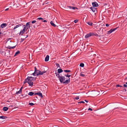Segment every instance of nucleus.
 Listing matches in <instances>:
<instances>
[{
    "label": "nucleus",
    "mask_w": 127,
    "mask_h": 127,
    "mask_svg": "<svg viewBox=\"0 0 127 127\" xmlns=\"http://www.w3.org/2000/svg\"><path fill=\"white\" fill-rule=\"evenodd\" d=\"M36 78H34L31 76L28 77L24 81V83H28L29 86H32L33 85V82H32V80H35Z\"/></svg>",
    "instance_id": "1"
},
{
    "label": "nucleus",
    "mask_w": 127,
    "mask_h": 127,
    "mask_svg": "<svg viewBox=\"0 0 127 127\" xmlns=\"http://www.w3.org/2000/svg\"><path fill=\"white\" fill-rule=\"evenodd\" d=\"M34 72L32 74V75L34 76L38 75H42L45 72V71H43L41 72L40 71L37 70L36 68L35 67H34Z\"/></svg>",
    "instance_id": "2"
},
{
    "label": "nucleus",
    "mask_w": 127,
    "mask_h": 127,
    "mask_svg": "<svg viewBox=\"0 0 127 127\" xmlns=\"http://www.w3.org/2000/svg\"><path fill=\"white\" fill-rule=\"evenodd\" d=\"M59 80L61 83H63L64 81L65 80V78L64 76H61L59 77Z\"/></svg>",
    "instance_id": "3"
},
{
    "label": "nucleus",
    "mask_w": 127,
    "mask_h": 127,
    "mask_svg": "<svg viewBox=\"0 0 127 127\" xmlns=\"http://www.w3.org/2000/svg\"><path fill=\"white\" fill-rule=\"evenodd\" d=\"M9 50H6L4 52V55L8 57V55L9 54Z\"/></svg>",
    "instance_id": "4"
},
{
    "label": "nucleus",
    "mask_w": 127,
    "mask_h": 127,
    "mask_svg": "<svg viewBox=\"0 0 127 127\" xmlns=\"http://www.w3.org/2000/svg\"><path fill=\"white\" fill-rule=\"evenodd\" d=\"M22 26V24H18L16 25L15 26L13 29V30H14L16 28H18V27H21Z\"/></svg>",
    "instance_id": "5"
},
{
    "label": "nucleus",
    "mask_w": 127,
    "mask_h": 127,
    "mask_svg": "<svg viewBox=\"0 0 127 127\" xmlns=\"http://www.w3.org/2000/svg\"><path fill=\"white\" fill-rule=\"evenodd\" d=\"M117 29V28H116L113 29H111L108 32V33L109 34H110L111 33L113 32L114 31L116 30Z\"/></svg>",
    "instance_id": "6"
},
{
    "label": "nucleus",
    "mask_w": 127,
    "mask_h": 127,
    "mask_svg": "<svg viewBox=\"0 0 127 127\" xmlns=\"http://www.w3.org/2000/svg\"><path fill=\"white\" fill-rule=\"evenodd\" d=\"M92 5L94 7H97L98 6V4L96 2H95L92 3Z\"/></svg>",
    "instance_id": "7"
},
{
    "label": "nucleus",
    "mask_w": 127,
    "mask_h": 127,
    "mask_svg": "<svg viewBox=\"0 0 127 127\" xmlns=\"http://www.w3.org/2000/svg\"><path fill=\"white\" fill-rule=\"evenodd\" d=\"M35 95H38L39 96L41 97H43V96L42 95V93H36L34 94Z\"/></svg>",
    "instance_id": "8"
},
{
    "label": "nucleus",
    "mask_w": 127,
    "mask_h": 127,
    "mask_svg": "<svg viewBox=\"0 0 127 127\" xmlns=\"http://www.w3.org/2000/svg\"><path fill=\"white\" fill-rule=\"evenodd\" d=\"M7 26V24L6 23H3L1 25V28H3Z\"/></svg>",
    "instance_id": "9"
},
{
    "label": "nucleus",
    "mask_w": 127,
    "mask_h": 127,
    "mask_svg": "<svg viewBox=\"0 0 127 127\" xmlns=\"http://www.w3.org/2000/svg\"><path fill=\"white\" fill-rule=\"evenodd\" d=\"M70 82V78H69L68 79L66 80L63 83L67 84Z\"/></svg>",
    "instance_id": "10"
},
{
    "label": "nucleus",
    "mask_w": 127,
    "mask_h": 127,
    "mask_svg": "<svg viewBox=\"0 0 127 127\" xmlns=\"http://www.w3.org/2000/svg\"><path fill=\"white\" fill-rule=\"evenodd\" d=\"M90 9L94 12H95L96 10V8L93 7H91Z\"/></svg>",
    "instance_id": "11"
},
{
    "label": "nucleus",
    "mask_w": 127,
    "mask_h": 127,
    "mask_svg": "<svg viewBox=\"0 0 127 127\" xmlns=\"http://www.w3.org/2000/svg\"><path fill=\"white\" fill-rule=\"evenodd\" d=\"M25 31H24L22 30H21L20 32L19 33V35H23V34L25 32Z\"/></svg>",
    "instance_id": "12"
},
{
    "label": "nucleus",
    "mask_w": 127,
    "mask_h": 127,
    "mask_svg": "<svg viewBox=\"0 0 127 127\" xmlns=\"http://www.w3.org/2000/svg\"><path fill=\"white\" fill-rule=\"evenodd\" d=\"M31 22H27L26 24V27H29V28H30V26L31 24Z\"/></svg>",
    "instance_id": "13"
},
{
    "label": "nucleus",
    "mask_w": 127,
    "mask_h": 127,
    "mask_svg": "<svg viewBox=\"0 0 127 127\" xmlns=\"http://www.w3.org/2000/svg\"><path fill=\"white\" fill-rule=\"evenodd\" d=\"M49 58V56L47 55L45 58V61L47 62L48 61Z\"/></svg>",
    "instance_id": "14"
},
{
    "label": "nucleus",
    "mask_w": 127,
    "mask_h": 127,
    "mask_svg": "<svg viewBox=\"0 0 127 127\" xmlns=\"http://www.w3.org/2000/svg\"><path fill=\"white\" fill-rule=\"evenodd\" d=\"M22 28L23 27V29L22 30H23L25 32V30H26V26L25 25H23L22 24Z\"/></svg>",
    "instance_id": "15"
},
{
    "label": "nucleus",
    "mask_w": 127,
    "mask_h": 127,
    "mask_svg": "<svg viewBox=\"0 0 127 127\" xmlns=\"http://www.w3.org/2000/svg\"><path fill=\"white\" fill-rule=\"evenodd\" d=\"M8 109V108L7 107H4L3 108V110L4 111H6Z\"/></svg>",
    "instance_id": "16"
},
{
    "label": "nucleus",
    "mask_w": 127,
    "mask_h": 127,
    "mask_svg": "<svg viewBox=\"0 0 127 127\" xmlns=\"http://www.w3.org/2000/svg\"><path fill=\"white\" fill-rule=\"evenodd\" d=\"M67 7L70 8V9H75L77 8L76 7H73L70 6H67Z\"/></svg>",
    "instance_id": "17"
},
{
    "label": "nucleus",
    "mask_w": 127,
    "mask_h": 127,
    "mask_svg": "<svg viewBox=\"0 0 127 127\" xmlns=\"http://www.w3.org/2000/svg\"><path fill=\"white\" fill-rule=\"evenodd\" d=\"M91 36V34L90 33H88L86 35L85 37L86 38H88Z\"/></svg>",
    "instance_id": "18"
},
{
    "label": "nucleus",
    "mask_w": 127,
    "mask_h": 127,
    "mask_svg": "<svg viewBox=\"0 0 127 127\" xmlns=\"http://www.w3.org/2000/svg\"><path fill=\"white\" fill-rule=\"evenodd\" d=\"M58 73H59L62 72L63 71V70L61 69H58Z\"/></svg>",
    "instance_id": "19"
},
{
    "label": "nucleus",
    "mask_w": 127,
    "mask_h": 127,
    "mask_svg": "<svg viewBox=\"0 0 127 127\" xmlns=\"http://www.w3.org/2000/svg\"><path fill=\"white\" fill-rule=\"evenodd\" d=\"M7 118V117H6L3 116H0V119H6Z\"/></svg>",
    "instance_id": "20"
},
{
    "label": "nucleus",
    "mask_w": 127,
    "mask_h": 127,
    "mask_svg": "<svg viewBox=\"0 0 127 127\" xmlns=\"http://www.w3.org/2000/svg\"><path fill=\"white\" fill-rule=\"evenodd\" d=\"M90 33L91 34V36L92 35H95L96 36H97L98 35V34L95 33Z\"/></svg>",
    "instance_id": "21"
},
{
    "label": "nucleus",
    "mask_w": 127,
    "mask_h": 127,
    "mask_svg": "<svg viewBox=\"0 0 127 127\" xmlns=\"http://www.w3.org/2000/svg\"><path fill=\"white\" fill-rule=\"evenodd\" d=\"M50 24L51 25L54 27H56V25L54 24L53 23V22L52 21H51L50 22Z\"/></svg>",
    "instance_id": "22"
},
{
    "label": "nucleus",
    "mask_w": 127,
    "mask_h": 127,
    "mask_svg": "<svg viewBox=\"0 0 127 127\" xmlns=\"http://www.w3.org/2000/svg\"><path fill=\"white\" fill-rule=\"evenodd\" d=\"M20 52L19 51H17L16 52V53L14 55V56H16L18 54H20Z\"/></svg>",
    "instance_id": "23"
},
{
    "label": "nucleus",
    "mask_w": 127,
    "mask_h": 127,
    "mask_svg": "<svg viewBox=\"0 0 127 127\" xmlns=\"http://www.w3.org/2000/svg\"><path fill=\"white\" fill-rule=\"evenodd\" d=\"M33 94H34V93H33L32 92H30L28 94V95L30 96L32 95Z\"/></svg>",
    "instance_id": "24"
},
{
    "label": "nucleus",
    "mask_w": 127,
    "mask_h": 127,
    "mask_svg": "<svg viewBox=\"0 0 127 127\" xmlns=\"http://www.w3.org/2000/svg\"><path fill=\"white\" fill-rule=\"evenodd\" d=\"M87 23L90 26H92L93 24V23L92 22H88Z\"/></svg>",
    "instance_id": "25"
},
{
    "label": "nucleus",
    "mask_w": 127,
    "mask_h": 127,
    "mask_svg": "<svg viewBox=\"0 0 127 127\" xmlns=\"http://www.w3.org/2000/svg\"><path fill=\"white\" fill-rule=\"evenodd\" d=\"M80 66L82 67H83L84 66V64L83 63H81Z\"/></svg>",
    "instance_id": "26"
},
{
    "label": "nucleus",
    "mask_w": 127,
    "mask_h": 127,
    "mask_svg": "<svg viewBox=\"0 0 127 127\" xmlns=\"http://www.w3.org/2000/svg\"><path fill=\"white\" fill-rule=\"evenodd\" d=\"M64 71L66 72H71L70 70H64Z\"/></svg>",
    "instance_id": "27"
},
{
    "label": "nucleus",
    "mask_w": 127,
    "mask_h": 127,
    "mask_svg": "<svg viewBox=\"0 0 127 127\" xmlns=\"http://www.w3.org/2000/svg\"><path fill=\"white\" fill-rule=\"evenodd\" d=\"M56 76H57L59 78V77H60L61 76H60L59 75V74L58 73H56Z\"/></svg>",
    "instance_id": "28"
},
{
    "label": "nucleus",
    "mask_w": 127,
    "mask_h": 127,
    "mask_svg": "<svg viewBox=\"0 0 127 127\" xmlns=\"http://www.w3.org/2000/svg\"><path fill=\"white\" fill-rule=\"evenodd\" d=\"M80 75L81 76H82L83 77H84L85 76L84 74H83V73H81L80 74Z\"/></svg>",
    "instance_id": "29"
},
{
    "label": "nucleus",
    "mask_w": 127,
    "mask_h": 127,
    "mask_svg": "<svg viewBox=\"0 0 127 127\" xmlns=\"http://www.w3.org/2000/svg\"><path fill=\"white\" fill-rule=\"evenodd\" d=\"M37 20H43V19L42 18H41V17H39V18H38Z\"/></svg>",
    "instance_id": "30"
},
{
    "label": "nucleus",
    "mask_w": 127,
    "mask_h": 127,
    "mask_svg": "<svg viewBox=\"0 0 127 127\" xmlns=\"http://www.w3.org/2000/svg\"><path fill=\"white\" fill-rule=\"evenodd\" d=\"M21 92L20 91V90H19V91H17L16 92V94H20L21 93Z\"/></svg>",
    "instance_id": "31"
},
{
    "label": "nucleus",
    "mask_w": 127,
    "mask_h": 127,
    "mask_svg": "<svg viewBox=\"0 0 127 127\" xmlns=\"http://www.w3.org/2000/svg\"><path fill=\"white\" fill-rule=\"evenodd\" d=\"M36 22L35 20H33L31 22L32 24H33L35 23Z\"/></svg>",
    "instance_id": "32"
},
{
    "label": "nucleus",
    "mask_w": 127,
    "mask_h": 127,
    "mask_svg": "<svg viewBox=\"0 0 127 127\" xmlns=\"http://www.w3.org/2000/svg\"><path fill=\"white\" fill-rule=\"evenodd\" d=\"M0 53L2 54V55H4V52L2 50H1L0 51Z\"/></svg>",
    "instance_id": "33"
},
{
    "label": "nucleus",
    "mask_w": 127,
    "mask_h": 127,
    "mask_svg": "<svg viewBox=\"0 0 127 127\" xmlns=\"http://www.w3.org/2000/svg\"><path fill=\"white\" fill-rule=\"evenodd\" d=\"M29 105H31V106H32L34 105V104L32 103H29Z\"/></svg>",
    "instance_id": "34"
},
{
    "label": "nucleus",
    "mask_w": 127,
    "mask_h": 127,
    "mask_svg": "<svg viewBox=\"0 0 127 127\" xmlns=\"http://www.w3.org/2000/svg\"><path fill=\"white\" fill-rule=\"evenodd\" d=\"M15 46H13V47H10V46H9L8 47V48L9 49H11V48L13 49V48H15Z\"/></svg>",
    "instance_id": "35"
},
{
    "label": "nucleus",
    "mask_w": 127,
    "mask_h": 127,
    "mask_svg": "<svg viewBox=\"0 0 127 127\" xmlns=\"http://www.w3.org/2000/svg\"><path fill=\"white\" fill-rule=\"evenodd\" d=\"M78 21V20H76L74 21V23H77Z\"/></svg>",
    "instance_id": "36"
},
{
    "label": "nucleus",
    "mask_w": 127,
    "mask_h": 127,
    "mask_svg": "<svg viewBox=\"0 0 127 127\" xmlns=\"http://www.w3.org/2000/svg\"><path fill=\"white\" fill-rule=\"evenodd\" d=\"M75 99L76 100H78L79 99V97L77 96L75 98Z\"/></svg>",
    "instance_id": "37"
},
{
    "label": "nucleus",
    "mask_w": 127,
    "mask_h": 127,
    "mask_svg": "<svg viewBox=\"0 0 127 127\" xmlns=\"http://www.w3.org/2000/svg\"><path fill=\"white\" fill-rule=\"evenodd\" d=\"M3 35V33L0 32V36Z\"/></svg>",
    "instance_id": "38"
},
{
    "label": "nucleus",
    "mask_w": 127,
    "mask_h": 127,
    "mask_svg": "<svg viewBox=\"0 0 127 127\" xmlns=\"http://www.w3.org/2000/svg\"><path fill=\"white\" fill-rule=\"evenodd\" d=\"M78 103H85V102L83 101H81L78 102Z\"/></svg>",
    "instance_id": "39"
},
{
    "label": "nucleus",
    "mask_w": 127,
    "mask_h": 127,
    "mask_svg": "<svg viewBox=\"0 0 127 127\" xmlns=\"http://www.w3.org/2000/svg\"><path fill=\"white\" fill-rule=\"evenodd\" d=\"M65 76L67 77H69L70 76V75H68L67 74Z\"/></svg>",
    "instance_id": "40"
},
{
    "label": "nucleus",
    "mask_w": 127,
    "mask_h": 127,
    "mask_svg": "<svg viewBox=\"0 0 127 127\" xmlns=\"http://www.w3.org/2000/svg\"><path fill=\"white\" fill-rule=\"evenodd\" d=\"M116 86L117 87H122V86H120L119 85H117Z\"/></svg>",
    "instance_id": "41"
},
{
    "label": "nucleus",
    "mask_w": 127,
    "mask_h": 127,
    "mask_svg": "<svg viewBox=\"0 0 127 127\" xmlns=\"http://www.w3.org/2000/svg\"><path fill=\"white\" fill-rule=\"evenodd\" d=\"M22 88H23V87H21V88L20 89V91H21L22 92Z\"/></svg>",
    "instance_id": "42"
},
{
    "label": "nucleus",
    "mask_w": 127,
    "mask_h": 127,
    "mask_svg": "<svg viewBox=\"0 0 127 127\" xmlns=\"http://www.w3.org/2000/svg\"><path fill=\"white\" fill-rule=\"evenodd\" d=\"M88 110H91V111H92V109L91 108H89L88 109Z\"/></svg>",
    "instance_id": "43"
},
{
    "label": "nucleus",
    "mask_w": 127,
    "mask_h": 127,
    "mask_svg": "<svg viewBox=\"0 0 127 127\" xmlns=\"http://www.w3.org/2000/svg\"><path fill=\"white\" fill-rule=\"evenodd\" d=\"M109 26V25L108 24H106V27H108Z\"/></svg>",
    "instance_id": "44"
},
{
    "label": "nucleus",
    "mask_w": 127,
    "mask_h": 127,
    "mask_svg": "<svg viewBox=\"0 0 127 127\" xmlns=\"http://www.w3.org/2000/svg\"><path fill=\"white\" fill-rule=\"evenodd\" d=\"M56 65L57 66H58L59 67H60V66L59 64H56Z\"/></svg>",
    "instance_id": "45"
},
{
    "label": "nucleus",
    "mask_w": 127,
    "mask_h": 127,
    "mask_svg": "<svg viewBox=\"0 0 127 127\" xmlns=\"http://www.w3.org/2000/svg\"><path fill=\"white\" fill-rule=\"evenodd\" d=\"M124 87H127V86L126 84H124Z\"/></svg>",
    "instance_id": "46"
},
{
    "label": "nucleus",
    "mask_w": 127,
    "mask_h": 127,
    "mask_svg": "<svg viewBox=\"0 0 127 127\" xmlns=\"http://www.w3.org/2000/svg\"><path fill=\"white\" fill-rule=\"evenodd\" d=\"M29 28V27H27L26 28V30L27 31L28 29Z\"/></svg>",
    "instance_id": "47"
},
{
    "label": "nucleus",
    "mask_w": 127,
    "mask_h": 127,
    "mask_svg": "<svg viewBox=\"0 0 127 127\" xmlns=\"http://www.w3.org/2000/svg\"><path fill=\"white\" fill-rule=\"evenodd\" d=\"M43 21L44 22H47V21L46 20H44Z\"/></svg>",
    "instance_id": "48"
},
{
    "label": "nucleus",
    "mask_w": 127,
    "mask_h": 127,
    "mask_svg": "<svg viewBox=\"0 0 127 127\" xmlns=\"http://www.w3.org/2000/svg\"><path fill=\"white\" fill-rule=\"evenodd\" d=\"M8 9H9V8H7V9H5V11H7V10H8Z\"/></svg>",
    "instance_id": "49"
},
{
    "label": "nucleus",
    "mask_w": 127,
    "mask_h": 127,
    "mask_svg": "<svg viewBox=\"0 0 127 127\" xmlns=\"http://www.w3.org/2000/svg\"><path fill=\"white\" fill-rule=\"evenodd\" d=\"M85 100V101L86 102H87H87H88V101H87V100Z\"/></svg>",
    "instance_id": "50"
},
{
    "label": "nucleus",
    "mask_w": 127,
    "mask_h": 127,
    "mask_svg": "<svg viewBox=\"0 0 127 127\" xmlns=\"http://www.w3.org/2000/svg\"><path fill=\"white\" fill-rule=\"evenodd\" d=\"M125 79H127V77L125 78Z\"/></svg>",
    "instance_id": "51"
},
{
    "label": "nucleus",
    "mask_w": 127,
    "mask_h": 127,
    "mask_svg": "<svg viewBox=\"0 0 127 127\" xmlns=\"http://www.w3.org/2000/svg\"><path fill=\"white\" fill-rule=\"evenodd\" d=\"M126 84H127V82L126 83Z\"/></svg>",
    "instance_id": "52"
},
{
    "label": "nucleus",
    "mask_w": 127,
    "mask_h": 127,
    "mask_svg": "<svg viewBox=\"0 0 127 127\" xmlns=\"http://www.w3.org/2000/svg\"><path fill=\"white\" fill-rule=\"evenodd\" d=\"M34 28H35V26H34Z\"/></svg>",
    "instance_id": "53"
}]
</instances>
